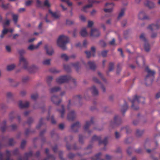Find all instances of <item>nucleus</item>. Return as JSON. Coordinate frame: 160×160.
<instances>
[{"mask_svg":"<svg viewBox=\"0 0 160 160\" xmlns=\"http://www.w3.org/2000/svg\"><path fill=\"white\" fill-rule=\"evenodd\" d=\"M69 41V38L67 36L64 35H60L57 40V45L62 49L65 50L67 49L66 45Z\"/></svg>","mask_w":160,"mask_h":160,"instance_id":"f257e3e1","label":"nucleus"},{"mask_svg":"<svg viewBox=\"0 0 160 160\" xmlns=\"http://www.w3.org/2000/svg\"><path fill=\"white\" fill-rule=\"evenodd\" d=\"M140 38L141 40L144 42V48L145 51L147 52H149L150 50V45L147 42L145 34L143 33L140 36Z\"/></svg>","mask_w":160,"mask_h":160,"instance_id":"f03ea898","label":"nucleus"},{"mask_svg":"<svg viewBox=\"0 0 160 160\" xmlns=\"http://www.w3.org/2000/svg\"><path fill=\"white\" fill-rule=\"evenodd\" d=\"M160 28V21H158L154 23L149 25L147 29L149 30L152 31L154 30H158Z\"/></svg>","mask_w":160,"mask_h":160,"instance_id":"7ed1b4c3","label":"nucleus"},{"mask_svg":"<svg viewBox=\"0 0 160 160\" xmlns=\"http://www.w3.org/2000/svg\"><path fill=\"white\" fill-rule=\"evenodd\" d=\"M28 64V61L26 58L22 56L20 57L19 58V64L22 66L23 68L25 69H27Z\"/></svg>","mask_w":160,"mask_h":160,"instance_id":"20e7f679","label":"nucleus"},{"mask_svg":"<svg viewBox=\"0 0 160 160\" xmlns=\"http://www.w3.org/2000/svg\"><path fill=\"white\" fill-rule=\"evenodd\" d=\"M70 79L69 76H62L57 78V82L59 83H62L67 82Z\"/></svg>","mask_w":160,"mask_h":160,"instance_id":"39448f33","label":"nucleus"},{"mask_svg":"<svg viewBox=\"0 0 160 160\" xmlns=\"http://www.w3.org/2000/svg\"><path fill=\"white\" fill-rule=\"evenodd\" d=\"M145 71L147 73V75L145 78L146 80L148 78H152L155 73L153 70H151L148 67H146Z\"/></svg>","mask_w":160,"mask_h":160,"instance_id":"423d86ee","label":"nucleus"},{"mask_svg":"<svg viewBox=\"0 0 160 160\" xmlns=\"http://www.w3.org/2000/svg\"><path fill=\"white\" fill-rule=\"evenodd\" d=\"M100 33L98 30L95 28H92L90 32V35L92 37H96L99 36Z\"/></svg>","mask_w":160,"mask_h":160,"instance_id":"0eeeda50","label":"nucleus"},{"mask_svg":"<svg viewBox=\"0 0 160 160\" xmlns=\"http://www.w3.org/2000/svg\"><path fill=\"white\" fill-rule=\"evenodd\" d=\"M114 6V4L112 3L107 2L105 4V7H110V8H105L104 9V11L106 12H110L112 10V7Z\"/></svg>","mask_w":160,"mask_h":160,"instance_id":"6e6552de","label":"nucleus"},{"mask_svg":"<svg viewBox=\"0 0 160 160\" xmlns=\"http://www.w3.org/2000/svg\"><path fill=\"white\" fill-rule=\"evenodd\" d=\"M44 48L48 55H51L54 53V51L51 47L47 45L45 46Z\"/></svg>","mask_w":160,"mask_h":160,"instance_id":"1a4fd4ad","label":"nucleus"},{"mask_svg":"<svg viewBox=\"0 0 160 160\" xmlns=\"http://www.w3.org/2000/svg\"><path fill=\"white\" fill-rule=\"evenodd\" d=\"M145 5L149 8H152L155 7V4L149 0H146L144 2Z\"/></svg>","mask_w":160,"mask_h":160,"instance_id":"9d476101","label":"nucleus"},{"mask_svg":"<svg viewBox=\"0 0 160 160\" xmlns=\"http://www.w3.org/2000/svg\"><path fill=\"white\" fill-rule=\"evenodd\" d=\"M142 99L143 98H142L139 97L135 96V97L133 101V104L132 106V108L133 109L137 110L139 108L138 107H135L134 105V103H135L136 102H138L141 100V99Z\"/></svg>","mask_w":160,"mask_h":160,"instance_id":"9b49d317","label":"nucleus"},{"mask_svg":"<svg viewBox=\"0 0 160 160\" xmlns=\"http://www.w3.org/2000/svg\"><path fill=\"white\" fill-rule=\"evenodd\" d=\"M76 114L72 110H70L69 111L68 115V118L69 120H72L76 117Z\"/></svg>","mask_w":160,"mask_h":160,"instance_id":"f8f14e48","label":"nucleus"},{"mask_svg":"<svg viewBox=\"0 0 160 160\" xmlns=\"http://www.w3.org/2000/svg\"><path fill=\"white\" fill-rule=\"evenodd\" d=\"M19 107L21 108H26L29 105V102L28 101L22 102V101H19L18 102Z\"/></svg>","mask_w":160,"mask_h":160,"instance_id":"ddd939ff","label":"nucleus"},{"mask_svg":"<svg viewBox=\"0 0 160 160\" xmlns=\"http://www.w3.org/2000/svg\"><path fill=\"white\" fill-rule=\"evenodd\" d=\"M49 13L51 14L52 17L55 19L59 18L61 16L59 13L53 12L51 10H49Z\"/></svg>","mask_w":160,"mask_h":160,"instance_id":"4468645a","label":"nucleus"},{"mask_svg":"<svg viewBox=\"0 0 160 160\" xmlns=\"http://www.w3.org/2000/svg\"><path fill=\"white\" fill-rule=\"evenodd\" d=\"M138 17L140 19H146L148 18V16L146 15L144 11H141L138 14Z\"/></svg>","mask_w":160,"mask_h":160,"instance_id":"2eb2a0df","label":"nucleus"},{"mask_svg":"<svg viewBox=\"0 0 160 160\" xmlns=\"http://www.w3.org/2000/svg\"><path fill=\"white\" fill-rule=\"evenodd\" d=\"M51 101L54 103L56 104H58L59 102L60 101L58 97L55 95H53L51 98Z\"/></svg>","mask_w":160,"mask_h":160,"instance_id":"dca6fc26","label":"nucleus"},{"mask_svg":"<svg viewBox=\"0 0 160 160\" xmlns=\"http://www.w3.org/2000/svg\"><path fill=\"white\" fill-rule=\"evenodd\" d=\"M90 90L92 93L94 95H96L98 93V90L94 86H93L91 88Z\"/></svg>","mask_w":160,"mask_h":160,"instance_id":"f3484780","label":"nucleus"},{"mask_svg":"<svg viewBox=\"0 0 160 160\" xmlns=\"http://www.w3.org/2000/svg\"><path fill=\"white\" fill-rule=\"evenodd\" d=\"M80 34L83 37L86 36L88 35V33L87 32L85 28H82L80 32Z\"/></svg>","mask_w":160,"mask_h":160,"instance_id":"a211bd4d","label":"nucleus"},{"mask_svg":"<svg viewBox=\"0 0 160 160\" xmlns=\"http://www.w3.org/2000/svg\"><path fill=\"white\" fill-rule=\"evenodd\" d=\"M88 65L92 69H94L95 67L94 62L92 61L88 62Z\"/></svg>","mask_w":160,"mask_h":160,"instance_id":"6ab92c4d","label":"nucleus"},{"mask_svg":"<svg viewBox=\"0 0 160 160\" xmlns=\"http://www.w3.org/2000/svg\"><path fill=\"white\" fill-rule=\"evenodd\" d=\"M92 6V4H89L88 5H87L84 7L82 9V11L84 12H86L87 11V10L91 7Z\"/></svg>","mask_w":160,"mask_h":160,"instance_id":"aec40b11","label":"nucleus"},{"mask_svg":"<svg viewBox=\"0 0 160 160\" xmlns=\"http://www.w3.org/2000/svg\"><path fill=\"white\" fill-rule=\"evenodd\" d=\"M125 11V9L123 8L121 9L118 16V19H119L124 15Z\"/></svg>","mask_w":160,"mask_h":160,"instance_id":"412c9836","label":"nucleus"},{"mask_svg":"<svg viewBox=\"0 0 160 160\" xmlns=\"http://www.w3.org/2000/svg\"><path fill=\"white\" fill-rule=\"evenodd\" d=\"M15 67V65L13 64L9 65L7 66V69L8 71H11Z\"/></svg>","mask_w":160,"mask_h":160,"instance_id":"4be33fe9","label":"nucleus"},{"mask_svg":"<svg viewBox=\"0 0 160 160\" xmlns=\"http://www.w3.org/2000/svg\"><path fill=\"white\" fill-rule=\"evenodd\" d=\"M42 63L44 65H49L50 63V60L49 59H45L42 61Z\"/></svg>","mask_w":160,"mask_h":160,"instance_id":"5701e85b","label":"nucleus"},{"mask_svg":"<svg viewBox=\"0 0 160 160\" xmlns=\"http://www.w3.org/2000/svg\"><path fill=\"white\" fill-rule=\"evenodd\" d=\"M18 17V15L14 14L12 15L13 20L15 24H16L17 22Z\"/></svg>","mask_w":160,"mask_h":160,"instance_id":"b1692460","label":"nucleus"},{"mask_svg":"<svg viewBox=\"0 0 160 160\" xmlns=\"http://www.w3.org/2000/svg\"><path fill=\"white\" fill-rule=\"evenodd\" d=\"M61 58L63 59L66 60H68L70 58L65 54H62L61 55Z\"/></svg>","mask_w":160,"mask_h":160,"instance_id":"393cba45","label":"nucleus"},{"mask_svg":"<svg viewBox=\"0 0 160 160\" xmlns=\"http://www.w3.org/2000/svg\"><path fill=\"white\" fill-rule=\"evenodd\" d=\"M44 5L47 7H49L51 6V4L49 2V0H45L44 2Z\"/></svg>","mask_w":160,"mask_h":160,"instance_id":"a878e982","label":"nucleus"},{"mask_svg":"<svg viewBox=\"0 0 160 160\" xmlns=\"http://www.w3.org/2000/svg\"><path fill=\"white\" fill-rule=\"evenodd\" d=\"M28 49L31 51L36 49L35 46L33 44H31L29 45L28 47Z\"/></svg>","mask_w":160,"mask_h":160,"instance_id":"bb28decb","label":"nucleus"},{"mask_svg":"<svg viewBox=\"0 0 160 160\" xmlns=\"http://www.w3.org/2000/svg\"><path fill=\"white\" fill-rule=\"evenodd\" d=\"M59 89L60 88H54L50 89V92L51 93H53L58 91Z\"/></svg>","mask_w":160,"mask_h":160,"instance_id":"cd10ccee","label":"nucleus"},{"mask_svg":"<svg viewBox=\"0 0 160 160\" xmlns=\"http://www.w3.org/2000/svg\"><path fill=\"white\" fill-rule=\"evenodd\" d=\"M38 97V95L37 93H35L32 94L31 95V97L32 99L33 100H35L37 99Z\"/></svg>","mask_w":160,"mask_h":160,"instance_id":"c85d7f7f","label":"nucleus"},{"mask_svg":"<svg viewBox=\"0 0 160 160\" xmlns=\"http://www.w3.org/2000/svg\"><path fill=\"white\" fill-rule=\"evenodd\" d=\"M85 52L87 57L88 58H90L91 56H92V53H91L89 51H86Z\"/></svg>","mask_w":160,"mask_h":160,"instance_id":"c756f323","label":"nucleus"},{"mask_svg":"<svg viewBox=\"0 0 160 160\" xmlns=\"http://www.w3.org/2000/svg\"><path fill=\"white\" fill-rule=\"evenodd\" d=\"M45 20L46 22L48 23H51L52 22L51 20L49 19V17L48 15L46 16V17L45 18Z\"/></svg>","mask_w":160,"mask_h":160,"instance_id":"7c9ffc66","label":"nucleus"},{"mask_svg":"<svg viewBox=\"0 0 160 160\" xmlns=\"http://www.w3.org/2000/svg\"><path fill=\"white\" fill-rule=\"evenodd\" d=\"M91 122H87L84 127V129H86L91 124Z\"/></svg>","mask_w":160,"mask_h":160,"instance_id":"2f4dec72","label":"nucleus"},{"mask_svg":"<svg viewBox=\"0 0 160 160\" xmlns=\"http://www.w3.org/2000/svg\"><path fill=\"white\" fill-rule=\"evenodd\" d=\"M42 44V42L40 41L39 42H38L37 44L35 45L36 49H37Z\"/></svg>","mask_w":160,"mask_h":160,"instance_id":"473e14b6","label":"nucleus"},{"mask_svg":"<svg viewBox=\"0 0 160 160\" xmlns=\"http://www.w3.org/2000/svg\"><path fill=\"white\" fill-rule=\"evenodd\" d=\"M93 22L92 21H88V26L89 27H91L93 24Z\"/></svg>","mask_w":160,"mask_h":160,"instance_id":"72a5a7b5","label":"nucleus"},{"mask_svg":"<svg viewBox=\"0 0 160 160\" xmlns=\"http://www.w3.org/2000/svg\"><path fill=\"white\" fill-rule=\"evenodd\" d=\"M95 51V48L94 47H92L91 48V51L92 53V56L94 55V53Z\"/></svg>","mask_w":160,"mask_h":160,"instance_id":"f704fd0d","label":"nucleus"},{"mask_svg":"<svg viewBox=\"0 0 160 160\" xmlns=\"http://www.w3.org/2000/svg\"><path fill=\"white\" fill-rule=\"evenodd\" d=\"M60 113L61 114V117H63V116L62 115V114L64 112V110L63 107V106H62V110H60Z\"/></svg>","mask_w":160,"mask_h":160,"instance_id":"c9c22d12","label":"nucleus"},{"mask_svg":"<svg viewBox=\"0 0 160 160\" xmlns=\"http://www.w3.org/2000/svg\"><path fill=\"white\" fill-rule=\"evenodd\" d=\"M32 2V0H28L26 2L25 4L26 6H29Z\"/></svg>","mask_w":160,"mask_h":160,"instance_id":"e433bc0d","label":"nucleus"},{"mask_svg":"<svg viewBox=\"0 0 160 160\" xmlns=\"http://www.w3.org/2000/svg\"><path fill=\"white\" fill-rule=\"evenodd\" d=\"M79 18L81 20L84 21L86 20V18L83 15H81L79 16Z\"/></svg>","mask_w":160,"mask_h":160,"instance_id":"4c0bfd02","label":"nucleus"},{"mask_svg":"<svg viewBox=\"0 0 160 160\" xmlns=\"http://www.w3.org/2000/svg\"><path fill=\"white\" fill-rule=\"evenodd\" d=\"M9 31V30L4 28L2 31L3 34H6Z\"/></svg>","mask_w":160,"mask_h":160,"instance_id":"58836bf2","label":"nucleus"},{"mask_svg":"<svg viewBox=\"0 0 160 160\" xmlns=\"http://www.w3.org/2000/svg\"><path fill=\"white\" fill-rule=\"evenodd\" d=\"M157 34L156 32H153L151 35V37L152 38H154L157 37Z\"/></svg>","mask_w":160,"mask_h":160,"instance_id":"ea45409f","label":"nucleus"},{"mask_svg":"<svg viewBox=\"0 0 160 160\" xmlns=\"http://www.w3.org/2000/svg\"><path fill=\"white\" fill-rule=\"evenodd\" d=\"M7 96L8 98H10L12 97L13 95V94L11 92H8L7 93Z\"/></svg>","mask_w":160,"mask_h":160,"instance_id":"a19ab883","label":"nucleus"},{"mask_svg":"<svg viewBox=\"0 0 160 160\" xmlns=\"http://www.w3.org/2000/svg\"><path fill=\"white\" fill-rule=\"evenodd\" d=\"M115 135L116 138H119L121 136L120 134L117 132H115Z\"/></svg>","mask_w":160,"mask_h":160,"instance_id":"79ce46f5","label":"nucleus"},{"mask_svg":"<svg viewBox=\"0 0 160 160\" xmlns=\"http://www.w3.org/2000/svg\"><path fill=\"white\" fill-rule=\"evenodd\" d=\"M8 6V4H2V8H3L4 9H6L7 8Z\"/></svg>","mask_w":160,"mask_h":160,"instance_id":"37998d69","label":"nucleus"},{"mask_svg":"<svg viewBox=\"0 0 160 160\" xmlns=\"http://www.w3.org/2000/svg\"><path fill=\"white\" fill-rule=\"evenodd\" d=\"M6 49L7 51L8 52H10L11 51V48L9 46H7L6 47Z\"/></svg>","mask_w":160,"mask_h":160,"instance_id":"c03bdc74","label":"nucleus"},{"mask_svg":"<svg viewBox=\"0 0 160 160\" xmlns=\"http://www.w3.org/2000/svg\"><path fill=\"white\" fill-rule=\"evenodd\" d=\"M107 54V52L106 51H103L102 52V55L103 57H105L106 56Z\"/></svg>","mask_w":160,"mask_h":160,"instance_id":"a18cd8bd","label":"nucleus"},{"mask_svg":"<svg viewBox=\"0 0 160 160\" xmlns=\"http://www.w3.org/2000/svg\"><path fill=\"white\" fill-rule=\"evenodd\" d=\"M10 22V20H7L5 22L4 24L6 25H8Z\"/></svg>","mask_w":160,"mask_h":160,"instance_id":"49530a36","label":"nucleus"},{"mask_svg":"<svg viewBox=\"0 0 160 160\" xmlns=\"http://www.w3.org/2000/svg\"><path fill=\"white\" fill-rule=\"evenodd\" d=\"M115 40L114 38L112 39V40L109 42L110 44L111 45H113L114 44Z\"/></svg>","mask_w":160,"mask_h":160,"instance_id":"de8ad7c7","label":"nucleus"},{"mask_svg":"<svg viewBox=\"0 0 160 160\" xmlns=\"http://www.w3.org/2000/svg\"><path fill=\"white\" fill-rule=\"evenodd\" d=\"M67 2L68 5L69 6H72V3L71 2L68 1H67Z\"/></svg>","mask_w":160,"mask_h":160,"instance_id":"09e8293b","label":"nucleus"},{"mask_svg":"<svg viewBox=\"0 0 160 160\" xmlns=\"http://www.w3.org/2000/svg\"><path fill=\"white\" fill-rule=\"evenodd\" d=\"M88 42L87 41L85 40L83 41V45L84 47H86L87 45L88 44Z\"/></svg>","mask_w":160,"mask_h":160,"instance_id":"8fccbe9b","label":"nucleus"},{"mask_svg":"<svg viewBox=\"0 0 160 160\" xmlns=\"http://www.w3.org/2000/svg\"><path fill=\"white\" fill-rule=\"evenodd\" d=\"M79 123L78 122H76L72 125V127L74 128V127H77L79 125Z\"/></svg>","mask_w":160,"mask_h":160,"instance_id":"3c124183","label":"nucleus"},{"mask_svg":"<svg viewBox=\"0 0 160 160\" xmlns=\"http://www.w3.org/2000/svg\"><path fill=\"white\" fill-rule=\"evenodd\" d=\"M96 11L95 10H93L91 12V14L92 15H94L96 13Z\"/></svg>","mask_w":160,"mask_h":160,"instance_id":"603ef678","label":"nucleus"},{"mask_svg":"<svg viewBox=\"0 0 160 160\" xmlns=\"http://www.w3.org/2000/svg\"><path fill=\"white\" fill-rule=\"evenodd\" d=\"M64 127V125L63 124H60L59 126V128L60 129H62Z\"/></svg>","mask_w":160,"mask_h":160,"instance_id":"864d4df0","label":"nucleus"},{"mask_svg":"<svg viewBox=\"0 0 160 160\" xmlns=\"http://www.w3.org/2000/svg\"><path fill=\"white\" fill-rule=\"evenodd\" d=\"M35 40V38H32L29 39L28 41L29 42H33V41H34Z\"/></svg>","mask_w":160,"mask_h":160,"instance_id":"5fc2aeb1","label":"nucleus"},{"mask_svg":"<svg viewBox=\"0 0 160 160\" xmlns=\"http://www.w3.org/2000/svg\"><path fill=\"white\" fill-rule=\"evenodd\" d=\"M66 22H67V24H71L72 23V22L70 20H67L66 21Z\"/></svg>","mask_w":160,"mask_h":160,"instance_id":"6e6d98bb","label":"nucleus"},{"mask_svg":"<svg viewBox=\"0 0 160 160\" xmlns=\"http://www.w3.org/2000/svg\"><path fill=\"white\" fill-rule=\"evenodd\" d=\"M111 158V157L109 155H107L106 156V159L107 160H110Z\"/></svg>","mask_w":160,"mask_h":160,"instance_id":"4d7b16f0","label":"nucleus"},{"mask_svg":"<svg viewBox=\"0 0 160 160\" xmlns=\"http://www.w3.org/2000/svg\"><path fill=\"white\" fill-rule=\"evenodd\" d=\"M61 7L62 8V9L63 10H65L67 9V8H65L62 4L60 5Z\"/></svg>","mask_w":160,"mask_h":160,"instance_id":"13d9d810","label":"nucleus"},{"mask_svg":"<svg viewBox=\"0 0 160 160\" xmlns=\"http://www.w3.org/2000/svg\"><path fill=\"white\" fill-rule=\"evenodd\" d=\"M101 87V88L102 90V91L103 92H105V88L104 87V86L103 85H102Z\"/></svg>","mask_w":160,"mask_h":160,"instance_id":"bf43d9fd","label":"nucleus"},{"mask_svg":"<svg viewBox=\"0 0 160 160\" xmlns=\"http://www.w3.org/2000/svg\"><path fill=\"white\" fill-rule=\"evenodd\" d=\"M81 44L80 42H78L76 44V46L77 47H79L81 46Z\"/></svg>","mask_w":160,"mask_h":160,"instance_id":"052dcab7","label":"nucleus"},{"mask_svg":"<svg viewBox=\"0 0 160 160\" xmlns=\"http://www.w3.org/2000/svg\"><path fill=\"white\" fill-rule=\"evenodd\" d=\"M28 80V78L27 77H26V78H25L23 79L22 81L23 82H25L26 81H27Z\"/></svg>","mask_w":160,"mask_h":160,"instance_id":"680f3d73","label":"nucleus"},{"mask_svg":"<svg viewBox=\"0 0 160 160\" xmlns=\"http://www.w3.org/2000/svg\"><path fill=\"white\" fill-rule=\"evenodd\" d=\"M37 2L38 5H40L41 4V2L39 0H37Z\"/></svg>","mask_w":160,"mask_h":160,"instance_id":"e2e57ef3","label":"nucleus"},{"mask_svg":"<svg viewBox=\"0 0 160 160\" xmlns=\"http://www.w3.org/2000/svg\"><path fill=\"white\" fill-rule=\"evenodd\" d=\"M25 8H22L20 9L19 10V12H23V11H25Z\"/></svg>","mask_w":160,"mask_h":160,"instance_id":"0e129e2a","label":"nucleus"},{"mask_svg":"<svg viewBox=\"0 0 160 160\" xmlns=\"http://www.w3.org/2000/svg\"><path fill=\"white\" fill-rule=\"evenodd\" d=\"M78 62H76V63H75L72 64V66H74V67H76L77 65H78Z\"/></svg>","mask_w":160,"mask_h":160,"instance_id":"69168bd1","label":"nucleus"},{"mask_svg":"<svg viewBox=\"0 0 160 160\" xmlns=\"http://www.w3.org/2000/svg\"><path fill=\"white\" fill-rule=\"evenodd\" d=\"M93 80L96 82H98V80L96 78H95V77L93 78Z\"/></svg>","mask_w":160,"mask_h":160,"instance_id":"338daca9","label":"nucleus"},{"mask_svg":"<svg viewBox=\"0 0 160 160\" xmlns=\"http://www.w3.org/2000/svg\"><path fill=\"white\" fill-rule=\"evenodd\" d=\"M52 79V77L50 76L48 78L47 81H49V80H51Z\"/></svg>","mask_w":160,"mask_h":160,"instance_id":"774afa93","label":"nucleus"}]
</instances>
